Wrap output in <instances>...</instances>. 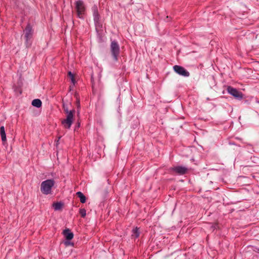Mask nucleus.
I'll return each instance as SVG.
<instances>
[{
  "label": "nucleus",
  "mask_w": 259,
  "mask_h": 259,
  "mask_svg": "<svg viewBox=\"0 0 259 259\" xmlns=\"http://www.w3.org/2000/svg\"><path fill=\"white\" fill-rule=\"evenodd\" d=\"M64 112L67 114L66 118L62 121V124L66 128H70L73 121L75 110H69L67 107L63 105Z\"/></svg>",
  "instance_id": "1"
},
{
  "label": "nucleus",
  "mask_w": 259,
  "mask_h": 259,
  "mask_svg": "<svg viewBox=\"0 0 259 259\" xmlns=\"http://www.w3.org/2000/svg\"><path fill=\"white\" fill-rule=\"evenodd\" d=\"M55 182L53 179H48L41 182L40 191L42 194L48 195L51 194L52 189L54 186Z\"/></svg>",
  "instance_id": "2"
},
{
  "label": "nucleus",
  "mask_w": 259,
  "mask_h": 259,
  "mask_svg": "<svg viewBox=\"0 0 259 259\" xmlns=\"http://www.w3.org/2000/svg\"><path fill=\"white\" fill-rule=\"evenodd\" d=\"M24 38L25 40V45L26 47H30L31 45V39L32 38L33 31L32 26L30 24H28L24 30Z\"/></svg>",
  "instance_id": "3"
},
{
  "label": "nucleus",
  "mask_w": 259,
  "mask_h": 259,
  "mask_svg": "<svg viewBox=\"0 0 259 259\" xmlns=\"http://www.w3.org/2000/svg\"><path fill=\"white\" fill-rule=\"evenodd\" d=\"M110 50L114 60L117 61L120 53V48L116 41L113 40L111 41L110 45Z\"/></svg>",
  "instance_id": "4"
},
{
  "label": "nucleus",
  "mask_w": 259,
  "mask_h": 259,
  "mask_svg": "<svg viewBox=\"0 0 259 259\" xmlns=\"http://www.w3.org/2000/svg\"><path fill=\"white\" fill-rule=\"evenodd\" d=\"M75 9L78 18L83 19L85 13V8L82 1L79 0L75 2Z\"/></svg>",
  "instance_id": "5"
},
{
  "label": "nucleus",
  "mask_w": 259,
  "mask_h": 259,
  "mask_svg": "<svg viewBox=\"0 0 259 259\" xmlns=\"http://www.w3.org/2000/svg\"><path fill=\"white\" fill-rule=\"evenodd\" d=\"M92 10L93 13L94 20L96 27H102V25L100 22V16L98 12V7L96 5H94Z\"/></svg>",
  "instance_id": "6"
},
{
  "label": "nucleus",
  "mask_w": 259,
  "mask_h": 259,
  "mask_svg": "<svg viewBox=\"0 0 259 259\" xmlns=\"http://www.w3.org/2000/svg\"><path fill=\"white\" fill-rule=\"evenodd\" d=\"M173 69L177 74L180 75L184 77H188L190 75V73L182 66L179 65H175L173 66Z\"/></svg>",
  "instance_id": "7"
},
{
  "label": "nucleus",
  "mask_w": 259,
  "mask_h": 259,
  "mask_svg": "<svg viewBox=\"0 0 259 259\" xmlns=\"http://www.w3.org/2000/svg\"><path fill=\"white\" fill-rule=\"evenodd\" d=\"M228 93L238 100H241L243 98V96L241 92L230 86H228Z\"/></svg>",
  "instance_id": "8"
},
{
  "label": "nucleus",
  "mask_w": 259,
  "mask_h": 259,
  "mask_svg": "<svg viewBox=\"0 0 259 259\" xmlns=\"http://www.w3.org/2000/svg\"><path fill=\"white\" fill-rule=\"evenodd\" d=\"M171 171L179 175H183L186 174L188 171L187 167L183 166H177L171 168Z\"/></svg>",
  "instance_id": "9"
},
{
  "label": "nucleus",
  "mask_w": 259,
  "mask_h": 259,
  "mask_svg": "<svg viewBox=\"0 0 259 259\" xmlns=\"http://www.w3.org/2000/svg\"><path fill=\"white\" fill-rule=\"evenodd\" d=\"M63 235L65 237L66 239L68 240H71L73 238V234L72 233L69 229H65L63 231Z\"/></svg>",
  "instance_id": "10"
},
{
  "label": "nucleus",
  "mask_w": 259,
  "mask_h": 259,
  "mask_svg": "<svg viewBox=\"0 0 259 259\" xmlns=\"http://www.w3.org/2000/svg\"><path fill=\"white\" fill-rule=\"evenodd\" d=\"M0 134L1 136L2 140L3 142H6L7 140L6 134L5 133V130L4 126H2L0 127Z\"/></svg>",
  "instance_id": "11"
},
{
  "label": "nucleus",
  "mask_w": 259,
  "mask_h": 259,
  "mask_svg": "<svg viewBox=\"0 0 259 259\" xmlns=\"http://www.w3.org/2000/svg\"><path fill=\"white\" fill-rule=\"evenodd\" d=\"M32 105L35 107H37V108H39L41 106V104H42V103H41V101L40 100L38 99H34L32 101Z\"/></svg>",
  "instance_id": "12"
},
{
  "label": "nucleus",
  "mask_w": 259,
  "mask_h": 259,
  "mask_svg": "<svg viewBox=\"0 0 259 259\" xmlns=\"http://www.w3.org/2000/svg\"><path fill=\"white\" fill-rule=\"evenodd\" d=\"M76 195L79 198L80 201L81 203H84L85 202L86 197L82 192H77L76 193Z\"/></svg>",
  "instance_id": "13"
},
{
  "label": "nucleus",
  "mask_w": 259,
  "mask_h": 259,
  "mask_svg": "<svg viewBox=\"0 0 259 259\" xmlns=\"http://www.w3.org/2000/svg\"><path fill=\"white\" fill-rule=\"evenodd\" d=\"M132 236L135 238H137L139 237L140 235V232L139 228L136 227L135 229H134L132 231Z\"/></svg>",
  "instance_id": "14"
},
{
  "label": "nucleus",
  "mask_w": 259,
  "mask_h": 259,
  "mask_svg": "<svg viewBox=\"0 0 259 259\" xmlns=\"http://www.w3.org/2000/svg\"><path fill=\"white\" fill-rule=\"evenodd\" d=\"M53 206L55 210H58L62 208L63 203L61 202H56L53 203Z\"/></svg>",
  "instance_id": "15"
},
{
  "label": "nucleus",
  "mask_w": 259,
  "mask_h": 259,
  "mask_svg": "<svg viewBox=\"0 0 259 259\" xmlns=\"http://www.w3.org/2000/svg\"><path fill=\"white\" fill-rule=\"evenodd\" d=\"M79 213L81 217L84 218L86 215V210L84 208H81L79 209Z\"/></svg>",
  "instance_id": "16"
},
{
  "label": "nucleus",
  "mask_w": 259,
  "mask_h": 259,
  "mask_svg": "<svg viewBox=\"0 0 259 259\" xmlns=\"http://www.w3.org/2000/svg\"><path fill=\"white\" fill-rule=\"evenodd\" d=\"M68 74L70 79L74 77L73 74L71 73V71L68 72Z\"/></svg>",
  "instance_id": "17"
},
{
  "label": "nucleus",
  "mask_w": 259,
  "mask_h": 259,
  "mask_svg": "<svg viewBox=\"0 0 259 259\" xmlns=\"http://www.w3.org/2000/svg\"><path fill=\"white\" fill-rule=\"evenodd\" d=\"M70 79H71V81L72 83L73 84H75V79L74 77L72 78H71Z\"/></svg>",
  "instance_id": "18"
}]
</instances>
